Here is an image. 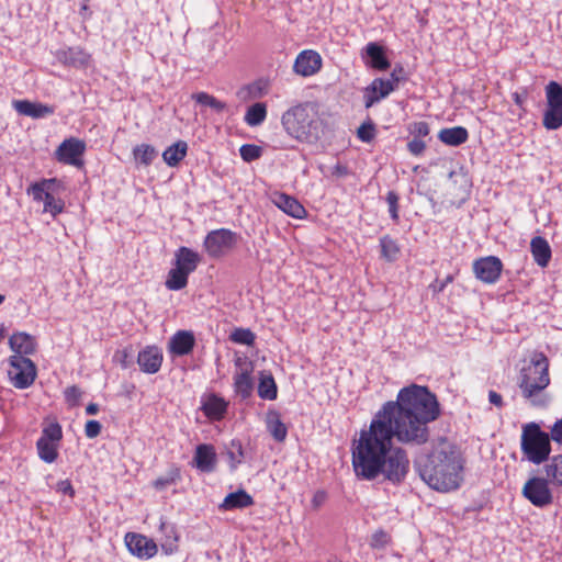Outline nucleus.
Wrapping results in <instances>:
<instances>
[{"instance_id": "nucleus-42", "label": "nucleus", "mask_w": 562, "mask_h": 562, "mask_svg": "<svg viewBox=\"0 0 562 562\" xmlns=\"http://www.w3.org/2000/svg\"><path fill=\"white\" fill-rule=\"evenodd\" d=\"M239 154L244 161L251 162L261 157L262 149L260 146L255 144H244L239 148Z\"/></svg>"}, {"instance_id": "nucleus-50", "label": "nucleus", "mask_w": 562, "mask_h": 562, "mask_svg": "<svg viewBox=\"0 0 562 562\" xmlns=\"http://www.w3.org/2000/svg\"><path fill=\"white\" fill-rule=\"evenodd\" d=\"M81 397V391L78 386L72 385L65 390V400L71 405H76Z\"/></svg>"}, {"instance_id": "nucleus-43", "label": "nucleus", "mask_w": 562, "mask_h": 562, "mask_svg": "<svg viewBox=\"0 0 562 562\" xmlns=\"http://www.w3.org/2000/svg\"><path fill=\"white\" fill-rule=\"evenodd\" d=\"M407 131L413 136V138L423 139L429 135L430 127L427 122L419 121L411 123L407 127Z\"/></svg>"}, {"instance_id": "nucleus-44", "label": "nucleus", "mask_w": 562, "mask_h": 562, "mask_svg": "<svg viewBox=\"0 0 562 562\" xmlns=\"http://www.w3.org/2000/svg\"><path fill=\"white\" fill-rule=\"evenodd\" d=\"M357 137L364 143H370L375 137V126L372 122L362 123L357 130Z\"/></svg>"}, {"instance_id": "nucleus-4", "label": "nucleus", "mask_w": 562, "mask_h": 562, "mask_svg": "<svg viewBox=\"0 0 562 562\" xmlns=\"http://www.w3.org/2000/svg\"><path fill=\"white\" fill-rule=\"evenodd\" d=\"M549 359L541 351H535L530 361L524 366L519 375V389L522 396L531 400L550 384Z\"/></svg>"}, {"instance_id": "nucleus-32", "label": "nucleus", "mask_w": 562, "mask_h": 562, "mask_svg": "<svg viewBox=\"0 0 562 562\" xmlns=\"http://www.w3.org/2000/svg\"><path fill=\"white\" fill-rule=\"evenodd\" d=\"M160 529L165 537L161 541V550L165 554L171 555L179 550V533L175 526L162 522Z\"/></svg>"}, {"instance_id": "nucleus-17", "label": "nucleus", "mask_w": 562, "mask_h": 562, "mask_svg": "<svg viewBox=\"0 0 562 562\" xmlns=\"http://www.w3.org/2000/svg\"><path fill=\"white\" fill-rule=\"evenodd\" d=\"M322 64V57L316 50L305 49L296 56L293 69L297 75L311 77L321 70Z\"/></svg>"}, {"instance_id": "nucleus-12", "label": "nucleus", "mask_w": 562, "mask_h": 562, "mask_svg": "<svg viewBox=\"0 0 562 562\" xmlns=\"http://www.w3.org/2000/svg\"><path fill=\"white\" fill-rule=\"evenodd\" d=\"M522 496L533 506L543 508L553 503V494L549 481L543 477L532 476L526 481L521 490Z\"/></svg>"}, {"instance_id": "nucleus-21", "label": "nucleus", "mask_w": 562, "mask_h": 562, "mask_svg": "<svg viewBox=\"0 0 562 562\" xmlns=\"http://www.w3.org/2000/svg\"><path fill=\"white\" fill-rule=\"evenodd\" d=\"M55 57L64 66L81 68L91 61V55L81 47H67L58 49Z\"/></svg>"}, {"instance_id": "nucleus-46", "label": "nucleus", "mask_w": 562, "mask_h": 562, "mask_svg": "<svg viewBox=\"0 0 562 562\" xmlns=\"http://www.w3.org/2000/svg\"><path fill=\"white\" fill-rule=\"evenodd\" d=\"M391 541L390 535L384 530H378L372 535L371 547L374 549H382Z\"/></svg>"}, {"instance_id": "nucleus-33", "label": "nucleus", "mask_w": 562, "mask_h": 562, "mask_svg": "<svg viewBox=\"0 0 562 562\" xmlns=\"http://www.w3.org/2000/svg\"><path fill=\"white\" fill-rule=\"evenodd\" d=\"M366 53L370 58V66L376 70H386L390 67V61L384 54V49L376 43H369L366 46Z\"/></svg>"}, {"instance_id": "nucleus-27", "label": "nucleus", "mask_w": 562, "mask_h": 562, "mask_svg": "<svg viewBox=\"0 0 562 562\" xmlns=\"http://www.w3.org/2000/svg\"><path fill=\"white\" fill-rule=\"evenodd\" d=\"M530 251L535 262L541 267H548L552 251L548 240L541 236H535L530 241Z\"/></svg>"}, {"instance_id": "nucleus-23", "label": "nucleus", "mask_w": 562, "mask_h": 562, "mask_svg": "<svg viewBox=\"0 0 562 562\" xmlns=\"http://www.w3.org/2000/svg\"><path fill=\"white\" fill-rule=\"evenodd\" d=\"M201 409L210 420L220 422L227 413L228 402L224 397L211 393L203 398Z\"/></svg>"}, {"instance_id": "nucleus-53", "label": "nucleus", "mask_w": 562, "mask_h": 562, "mask_svg": "<svg viewBox=\"0 0 562 562\" xmlns=\"http://www.w3.org/2000/svg\"><path fill=\"white\" fill-rule=\"evenodd\" d=\"M550 437L555 442H562V418L558 419L551 427Z\"/></svg>"}, {"instance_id": "nucleus-14", "label": "nucleus", "mask_w": 562, "mask_h": 562, "mask_svg": "<svg viewBox=\"0 0 562 562\" xmlns=\"http://www.w3.org/2000/svg\"><path fill=\"white\" fill-rule=\"evenodd\" d=\"M237 371L235 372L233 380L234 392L241 400H247L251 396L254 391V364L247 359L237 358L235 360Z\"/></svg>"}, {"instance_id": "nucleus-24", "label": "nucleus", "mask_w": 562, "mask_h": 562, "mask_svg": "<svg viewBox=\"0 0 562 562\" xmlns=\"http://www.w3.org/2000/svg\"><path fill=\"white\" fill-rule=\"evenodd\" d=\"M195 346V337L190 330H178L168 344V351L173 356H187Z\"/></svg>"}, {"instance_id": "nucleus-15", "label": "nucleus", "mask_w": 562, "mask_h": 562, "mask_svg": "<svg viewBox=\"0 0 562 562\" xmlns=\"http://www.w3.org/2000/svg\"><path fill=\"white\" fill-rule=\"evenodd\" d=\"M503 262L498 257L486 256L473 261L472 269L475 278L483 283H496L503 271Z\"/></svg>"}, {"instance_id": "nucleus-51", "label": "nucleus", "mask_w": 562, "mask_h": 562, "mask_svg": "<svg viewBox=\"0 0 562 562\" xmlns=\"http://www.w3.org/2000/svg\"><path fill=\"white\" fill-rule=\"evenodd\" d=\"M404 69L403 67H395L393 71L390 75V78H386L385 80L391 82L393 88L396 89L398 87V83L404 79L403 78Z\"/></svg>"}, {"instance_id": "nucleus-16", "label": "nucleus", "mask_w": 562, "mask_h": 562, "mask_svg": "<svg viewBox=\"0 0 562 562\" xmlns=\"http://www.w3.org/2000/svg\"><path fill=\"white\" fill-rule=\"evenodd\" d=\"M124 542L128 552L140 560H148L158 551L156 542L142 533L127 532Z\"/></svg>"}, {"instance_id": "nucleus-1", "label": "nucleus", "mask_w": 562, "mask_h": 562, "mask_svg": "<svg viewBox=\"0 0 562 562\" xmlns=\"http://www.w3.org/2000/svg\"><path fill=\"white\" fill-rule=\"evenodd\" d=\"M438 398L428 386L412 383L402 387L394 401H386L373 415L368 428L352 441L356 475L375 480L383 475L393 484L404 481L409 470L407 452L393 440L419 447L430 439L429 424L440 417Z\"/></svg>"}, {"instance_id": "nucleus-22", "label": "nucleus", "mask_w": 562, "mask_h": 562, "mask_svg": "<svg viewBox=\"0 0 562 562\" xmlns=\"http://www.w3.org/2000/svg\"><path fill=\"white\" fill-rule=\"evenodd\" d=\"M162 360V351L157 346H146L137 356L140 370L148 374L157 373L161 368Z\"/></svg>"}, {"instance_id": "nucleus-45", "label": "nucleus", "mask_w": 562, "mask_h": 562, "mask_svg": "<svg viewBox=\"0 0 562 562\" xmlns=\"http://www.w3.org/2000/svg\"><path fill=\"white\" fill-rule=\"evenodd\" d=\"M398 195L395 191H389L386 194V203L389 205V213L395 223H398Z\"/></svg>"}, {"instance_id": "nucleus-48", "label": "nucleus", "mask_w": 562, "mask_h": 562, "mask_svg": "<svg viewBox=\"0 0 562 562\" xmlns=\"http://www.w3.org/2000/svg\"><path fill=\"white\" fill-rule=\"evenodd\" d=\"M454 280V277L452 274H448L443 280L436 279L430 285L429 289L431 290L432 294H439L442 293L446 289V286L450 283H452Z\"/></svg>"}, {"instance_id": "nucleus-13", "label": "nucleus", "mask_w": 562, "mask_h": 562, "mask_svg": "<svg viewBox=\"0 0 562 562\" xmlns=\"http://www.w3.org/2000/svg\"><path fill=\"white\" fill-rule=\"evenodd\" d=\"M86 148L85 140L77 137H69L60 143L54 156L60 164L81 168L83 166Z\"/></svg>"}, {"instance_id": "nucleus-18", "label": "nucleus", "mask_w": 562, "mask_h": 562, "mask_svg": "<svg viewBox=\"0 0 562 562\" xmlns=\"http://www.w3.org/2000/svg\"><path fill=\"white\" fill-rule=\"evenodd\" d=\"M270 199L278 209L293 218L303 220L307 216L306 209L292 195L276 191L270 195Z\"/></svg>"}, {"instance_id": "nucleus-8", "label": "nucleus", "mask_w": 562, "mask_h": 562, "mask_svg": "<svg viewBox=\"0 0 562 562\" xmlns=\"http://www.w3.org/2000/svg\"><path fill=\"white\" fill-rule=\"evenodd\" d=\"M8 362V378L15 389L24 390L34 383L37 376V369L30 358L12 355L9 357Z\"/></svg>"}, {"instance_id": "nucleus-49", "label": "nucleus", "mask_w": 562, "mask_h": 562, "mask_svg": "<svg viewBox=\"0 0 562 562\" xmlns=\"http://www.w3.org/2000/svg\"><path fill=\"white\" fill-rule=\"evenodd\" d=\"M102 426L100 422L91 419L88 420L85 425V435L89 439H93L98 437L101 432Z\"/></svg>"}, {"instance_id": "nucleus-9", "label": "nucleus", "mask_w": 562, "mask_h": 562, "mask_svg": "<svg viewBox=\"0 0 562 562\" xmlns=\"http://www.w3.org/2000/svg\"><path fill=\"white\" fill-rule=\"evenodd\" d=\"M63 439V429L58 422L43 426L41 437L36 441L38 458L45 463H53L58 458L59 442Z\"/></svg>"}, {"instance_id": "nucleus-47", "label": "nucleus", "mask_w": 562, "mask_h": 562, "mask_svg": "<svg viewBox=\"0 0 562 562\" xmlns=\"http://www.w3.org/2000/svg\"><path fill=\"white\" fill-rule=\"evenodd\" d=\"M426 147L427 145L424 139L413 138L407 143V149L413 156H422Z\"/></svg>"}, {"instance_id": "nucleus-52", "label": "nucleus", "mask_w": 562, "mask_h": 562, "mask_svg": "<svg viewBox=\"0 0 562 562\" xmlns=\"http://www.w3.org/2000/svg\"><path fill=\"white\" fill-rule=\"evenodd\" d=\"M56 491L63 494H67L70 497L75 495V490L69 480H61L56 484Z\"/></svg>"}, {"instance_id": "nucleus-19", "label": "nucleus", "mask_w": 562, "mask_h": 562, "mask_svg": "<svg viewBox=\"0 0 562 562\" xmlns=\"http://www.w3.org/2000/svg\"><path fill=\"white\" fill-rule=\"evenodd\" d=\"M192 465L203 473H211L216 469L217 454L211 443L198 445L192 459Z\"/></svg>"}, {"instance_id": "nucleus-55", "label": "nucleus", "mask_w": 562, "mask_h": 562, "mask_svg": "<svg viewBox=\"0 0 562 562\" xmlns=\"http://www.w3.org/2000/svg\"><path fill=\"white\" fill-rule=\"evenodd\" d=\"M488 401L492 405L496 406L497 408H502L504 406L503 397L496 391L491 390L488 392Z\"/></svg>"}, {"instance_id": "nucleus-30", "label": "nucleus", "mask_w": 562, "mask_h": 562, "mask_svg": "<svg viewBox=\"0 0 562 562\" xmlns=\"http://www.w3.org/2000/svg\"><path fill=\"white\" fill-rule=\"evenodd\" d=\"M438 138L445 145L460 146L461 144H464L468 140L469 132L463 126L442 128L438 133Z\"/></svg>"}, {"instance_id": "nucleus-56", "label": "nucleus", "mask_w": 562, "mask_h": 562, "mask_svg": "<svg viewBox=\"0 0 562 562\" xmlns=\"http://www.w3.org/2000/svg\"><path fill=\"white\" fill-rule=\"evenodd\" d=\"M527 95H528V92L526 89H524L522 93L514 92L512 94V98L516 105H518L519 108H524Z\"/></svg>"}, {"instance_id": "nucleus-25", "label": "nucleus", "mask_w": 562, "mask_h": 562, "mask_svg": "<svg viewBox=\"0 0 562 562\" xmlns=\"http://www.w3.org/2000/svg\"><path fill=\"white\" fill-rule=\"evenodd\" d=\"M9 346L14 355L29 358V356L35 353L37 341L34 336L24 331H18L10 336Z\"/></svg>"}, {"instance_id": "nucleus-38", "label": "nucleus", "mask_w": 562, "mask_h": 562, "mask_svg": "<svg viewBox=\"0 0 562 562\" xmlns=\"http://www.w3.org/2000/svg\"><path fill=\"white\" fill-rule=\"evenodd\" d=\"M548 481L562 486V454L554 456L546 465Z\"/></svg>"}, {"instance_id": "nucleus-57", "label": "nucleus", "mask_w": 562, "mask_h": 562, "mask_svg": "<svg viewBox=\"0 0 562 562\" xmlns=\"http://www.w3.org/2000/svg\"><path fill=\"white\" fill-rule=\"evenodd\" d=\"M232 446L236 448L237 450V458L235 457V454L233 452L229 453L231 456V459L236 461L237 463H240L241 462V459L244 457V453H243V447L240 445V442H235V441H232Z\"/></svg>"}, {"instance_id": "nucleus-58", "label": "nucleus", "mask_w": 562, "mask_h": 562, "mask_svg": "<svg viewBox=\"0 0 562 562\" xmlns=\"http://www.w3.org/2000/svg\"><path fill=\"white\" fill-rule=\"evenodd\" d=\"M88 2H89V0H85L83 4L81 5V9H80V14L85 20H87L91 16V12L89 11Z\"/></svg>"}, {"instance_id": "nucleus-5", "label": "nucleus", "mask_w": 562, "mask_h": 562, "mask_svg": "<svg viewBox=\"0 0 562 562\" xmlns=\"http://www.w3.org/2000/svg\"><path fill=\"white\" fill-rule=\"evenodd\" d=\"M550 435L542 431L536 423L522 427L520 448L524 457L533 464H541L548 460L551 452Z\"/></svg>"}, {"instance_id": "nucleus-10", "label": "nucleus", "mask_w": 562, "mask_h": 562, "mask_svg": "<svg viewBox=\"0 0 562 562\" xmlns=\"http://www.w3.org/2000/svg\"><path fill=\"white\" fill-rule=\"evenodd\" d=\"M547 109L543 113L542 125L549 131L562 126V85L550 81L546 86Z\"/></svg>"}, {"instance_id": "nucleus-34", "label": "nucleus", "mask_w": 562, "mask_h": 562, "mask_svg": "<svg viewBox=\"0 0 562 562\" xmlns=\"http://www.w3.org/2000/svg\"><path fill=\"white\" fill-rule=\"evenodd\" d=\"M188 144L184 140H178L167 147L162 153V159L169 167H176L187 156Z\"/></svg>"}, {"instance_id": "nucleus-6", "label": "nucleus", "mask_w": 562, "mask_h": 562, "mask_svg": "<svg viewBox=\"0 0 562 562\" xmlns=\"http://www.w3.org/2000/svg\"><path fill=\"white\" fill-rule=\"evenodd\" d=\"M201 261L200 255L189 247L181 246L175 252V267L168 272L165 285L170 291L187 286L190 273L195 271Z\"/></svg>"}, {"instance_id": "nucleus-11", "label": "nucleus", "mask_w": 562, "mask_h": 562, "mask_svg": "<svg viewBox=\"0 0 562 562\" xmlns=\"http://www.w3.org/2000/svg\"><path fill=\"white\" fill-rule=\"evenodd\" d=\"M237 244V234L228 228L211 231L204 238L203 247L210 258L218 259L228 254Z\"/></svg>"}, {"instance_id": "nucleus-59", "label": "nucleus", "mask_w": 562, "mask_h": 562, "mask_svg": "<svg viewBox=\"0 0 562 562\" xmlns=\"http://www.w3.org/2000/svg\"><path fill=\"white\" fill-rule=\"evenodd\" d=\"M99 412V406L95 403H90L86 407L87 415H95Z\"/></svg>"}, {"instance_id": "nucleus-37", "label": "nucleus", "mask_w": 562, "mask_h": 562, "mask_svg": "<svg viewBox=\"0 0 562 562\" xmlns=\"http://www.w3.org/2000/svg\"><path fill=\"white\" fill-rule=\"evenodd\" d=\"M181 480V470L178 465L172 464L165 475L157 477L153 482L156 491H164L168 486L177 484Z\"/></svg>"}, {"instance_id": "nucleus-3", "label": "nucleus", "mask_w": 562, "mask_h": 562, "mask_svg": "<svg viewBox=\"0 0 562 562\" xmlns=\"http://www.w3.org/2000/svg\"><path fill=\"white\" fill-rule=\"evenodd\" d=\"M285 134L303 144H316L325 134L327 123L317 101H303L290 106L281 115Z\"/></svg>"}, {"instance_id": "nucleus-7", "label": "nucleus", "mask_w": 562, "mask_h": 562, "mask_svg": "<svg viewBox=\"0 0 562 562\" xmlns=\"http://www.w3.org/2000/svg\"><path fill=\"white\" fill-rule=\"evenodd\" d=\"M61 188V182L56 178L42 179L33 182L26 193L36 202H44L43 212L49 213L53 217L64 212L65 202L54 196V192Z\"/></svg>"}, {"instance_id": "nucleus-61", "label": "nucleus", "mask_w": 562, "mask_h": 562, "mask_svg": "<svg viewBox=\"0 0 562 562\" xmlns=\"http://www.w3.org/2000/svg\"><path fill=\"white\" fill-rule=\"evenodd\" d=\"M4 301V295L0 294V304H2Z\"/></svg>"}, {"instance_id": "nucleus-26", "label": "nucleus", "mask_w": 562, "mask_h": 562, "mask_svg": "<svg viewBox=\"0 0 562 562\" xmlns=\"http://www.w3.org/2000/svg\"><path fill=\"white\" fill-rule=\"evenodd\" d=\"M12 104L19 114L30 116L32 119L45 117L55 112V109L52 105L32 102L29 100H15Z\"/></svg>"}, {"instance_id": "nucleus-35", "label": "nucleus", "mask_w": 562, "mask_h": 562, "mask_svg": "<svg viewBox=\"0 0 562 562\" xmlns=\"http://www.w3.org/2000/svg\"><path fill=\"white\" fill-rule=\"evenodd\" d=\"M267 119V105L263 102H257L250 105L244 116V121L249 126H258Z\"/></svg>"}, {"instance_id": "nucleus-31", "label": "nucleus", "mask_w": 562, "mask_h": 562, "mask_svg": "<svg viewBox=\"0 0 562 562\" xmlns=\"http://www.w3.org/2000/svg\"><path fill=\"white\" fill-rule=\"evenodd\" d=\"M258 396L268 401H273L278 397V386L273 375L270 372H260Z\"/></svg>"}, {"instance_id": "nucleus-39", "label": "nucleus", "mask_w": 562, "mask_h": 562, "mask_svg": "<svg viewBox=\"0 0 562 562\" xmlns=\"http://www.w3.org/2000/svg\"><path fill=\"white\" fill-rule=\"evenodd\" d=\"M192 99L195 100L199 104L209 106L216 111L217 113L226 110V103L216 99L214 95L209 94L207 92H198L192 94Z\"/></svg>"}, {"instance_id": "nucleus-28", "label": "nucleus", "mask_w": 562, "mask_h": 562, "mask_svg": "<svg viewBox=\"0 0 562 562\" xmlns=\"http://www.w3.org/2000/svg\"><path fill=\"white\" fill-rule=\"evenodd\" d=\"M266 427L272 438L283 442L288 436V427L281 419V414L276 409H269L266 414Z\"/></svg>"}, {"instance_id": "nucleus-40", "label": "nucleus", "mask_w": 562, "mask_h": 562, "mask_svg": "<svg viewBox=\"0 0 562 562\" xmlns=\"http://www.w3.org/2000/svg\"><path fill=\"white\" fill-rule=\"evenodd\" d=\"M134 158L144 166H149L156 157V150L151 145L142 144L133 149Z\"/></svg>"}, {"instance_id": "nucleus-29", "label": "nucleus", "mask_w": 562, "mask_h": 562, "mask_svg": "<svg viewBox=\"0 0 562 562\" xmlns=\"http://www.w3.org/2000/svg\"><path fill=\"white\" fill-rule=\"evenodd\" d=\"M254 505V498L245 490L229 493L220 505L222 510L241 509Z\"/></svg>"}, {"instance_id": "nucleus-2", "label": "nucleus", "mask_w": 562, "mask_h": 562, "mask_svg": "<svg viewBox=\"0 0 562 562\" xmlns=\"http://www.w3.org/2000/svg\"><path fill=\"white\" fill-rule=\"evenodd\" d=\"M462 471L461 454L451 446L432 451L418 464L422 480L439 492L457 490L463 480Z\"/></svg>"}, {"instance_id": "nucleus-41", "label": "nucleus", "mask_w": 562, "mask_h": 562, "mask_svg": "<svg viewBox=\"0 0 562 562\" xmlns=\"http://www.w3.org/2000/svg\"><path fill=\"white\" fill-rule=\"evenodd\" d=\"M231 340L236 344L252 346L255 344L256 336L248 328H236L229 336Z\"/></svg>"}, {"instance_id": "nucleus-20", "label": "nucleus", "mask_w": 562, "mask_h": 562, "mask_svg": "<svg viewBox=\"0 0 562 562\" xmlns=\"http://www.w3.org/2000/svg\"><path fill=\"white\" fill-rule=\"evenodd\" d=\"M395 89L392 83L386 81L384 78H375L371 83L366 87L363 92V100L366 109L373 106L390 95Z\"/></svg>"}, {"instance_id": "nucleus-36", "label": "nucleus", "mask_w": 562, "mask_h": 562, "mask_svg": "<svg viewBox=\"0 0 562 562\" xmlns=\"http://www.w3.org/2000/svg\"><path fill=\"white\" fill-rule=\"evenodd\" d=\"M379 243L381 248V257L384 260L393 262L398 258L401 248L394 238L389 235H384L380 238Z\"/></svg>"}, {"instance_id": "nucleus-54", "label": "nucleus", "mask_w": 562, "mask_h": 562, "mask_svg": "<svg viewBox=\"0 0 562 562\" xmlns=\"http://www.w3.org/2000/svg\"><path fill=\"white\" fill-rule=\"evenodd\" d=\"M327 499V493L325 491H317L313 495L312 506L314 509H318Z\"/></svg>"}, {"instance_id": "nucleus-60", "label": "nucleus", "mask_w": 562, "mask_h": 562, "mask_svg": "<svg viewBox=\"0 0 562 562\" xmlns=\"http://www.w3.org/2000/svg\"><path fill=\"white\" fill-rule=\"evenodd\" d=\"M122 357H123V358H122V360H121V362H122V367H123V368H126V362H125V360H126V358L128 357V353L124 350V351L122 352Z\"/></svg>"}]
</instances>
